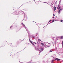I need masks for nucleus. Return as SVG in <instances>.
<instances>
[{
  "mask_svg": "<svg viewBox=\"0 0 63 63\" xmlns=\"http://www.w3.org/2000/svg\"><path fill=\"white\" fill-rule=\"evenodd\" d=\"M43 50V49H41V50Z\"/></svg>",
  "mask_w": 63,
  "mask_h": 63,
  "instance_id": "nucleus-14",
  "label": "nucleus"
},
{
  "mask_svg": "<svg viewBox=\"0 0 63 63\" xmlns=\"http://www.w3.org/2000/svg\"><path fill=\"white\" fill-rule=\"evenodd\" d=\"M54 9H56V7H54Z\"/></svg>",
  "mask_w": 63,
  "mask_h": 63,
  "instance_id": "nucleus-6",
  "label": "nucleus"
},
{
  "mask_svg": "<svg viewBox=\"0 0 63 63\" xmlns=\"http://www.w3.org/2000/svg\"><path fill=\"white\" fill-rule=\"evenodd\" d=\"M38 40H39V41H41V40H40V39H39Z\"/></svg>",
  "mask_w": 63,
  "mask_h": 63,
  "instance_id": "nucleus-12",
  "label": "nucleus"
},
{
  "mask_svg": "<svg viewBox=\"0 0 63 63\" xmlns=\"http://www.w3.org/2000/svg\"><path fill=\"white\" fill-rule=\"evenodd\" d=\"M34 44H35V43H34Z\"/></svg>",
  "mask_w": 63,
  "mask_h": 63,
  "instance_id": "nucleus-19",
  "label": "nucleus"
},
{
  "mask_svg": "<svg viewBox=\"0 0 63 63\" xmlns=\"http://www.w3.org/2000/svg\"><path fill=\"white\" fill-rule=\"evenodd\" d=\"M41 45H42V46H43L44 47V46H45V45L44 44H43V43H41Z\"/></svg>",
  "mask_w": 63,
  "mask_h": 63,
  "instance_id": "nucleus-2",
  "label": "nucleus"
},
{
  "mask_svg": "<svg viewBox=\"0 0 63 63\" xmlns=\"http://www.w3.org/2000/svg\"><path fill=\"white\" fill-rule=\"evenodd\" d=\"M22 25H23L24 26H25V25H24V24H22Z\"/></svg>",
  "mask_w": 63,
  "mask_h": 63,
  "instance_id": "nucleus-5",
  "label": "nucleus"
},
{
  "mask_svg": "<svg viewBox=\"0 0 63 63\" xmlns=\"http://www.w3.org/2000/svg\"><path fill=\"white\" fill-rule=\"evenodd\" d=\"M31 42L32 43V45H34V44H33V43L32 42Z\"/></svg>",
  "mask_w": 63,
  "mask_h": 63,
  "instance_id": "nucleus-7",
  "label": "nucleus"
},
{
  "mask_svg": "<svg viewBox=\"0 0 63 63\" xmlns=\"http://www.w3.org/2000/svg\"><path fill=\"white\" fill-rule=\"evenodd\" d=\"M51 21V20H50V21Z\"/></svg>",
  "mask_w": 63,
  "mask_h": 63,
  "instance_id": "nucleus-18",
  "label": "nucleus"
},
{
  "mask_svg": "<svg viewBox=\"0 0 63 63\" xmlns=\"http://www.w3.org/2000/svg\"><path fill=\"white\" fill-rule=\"evenodd\" d=\"M53 16H55V15H54V14H53Z\"/></svg>",
  "mask_w": 63,
  "mask_h": 63,
  "instance_id": "nucleus-11",
  "label": "nucleus"
},
{
  "mask_svg": "<svg viewBox=\"0 0 63 63\" xmlns=\"http://www.w3.org/2000/svg\"><path fill=\"white\" fill-rule=\"evenodd\" d=\"M57 8L58 9H60V7L59 8Z\"/></svg>",
  "mask_w": 63,
  "mask_h": 63,
  "instance_id": "nucleus-8",
  "label": "nucleus"
},
{
  "mask_svg": "<svg viewBox=\"0 0 63 63\" xmlns=\"http://www.w3.org/2000/svg\"><path fill=\"white\" fill-rule=\"evenodd\" d=\"M61 22H62V21H63V20H61Z\"/></svg>",
  "mask_w": 63,
  "mask_h": 63,
  "instance_id": "nucleus-9",
  "label": "nucleus"
},
{
  "mask_svg": "<svg viewBox=\"0 0 63 63\" xmlns=\"http://www.w3.org/2000/svg\"><path fill=\"white\" fill-rule=\"evenodd\" d=\"M51 52H52V51H50Z\"/></svg>",
  "mask_w": 63,
  "mask_h": 63,
  "instance_id": "nucleus-15",
  "label": "nucleus"
},
{
  "mask_svg": "<svg viewBox=\"0 0 63 63\" xmlns=\"http://www.w3.org/2000/svg\"><path fill=\"white\" fill-rule=\"evenodd\" d=\"M55 60H58V61H59L60 60V59L57 58H56Z\"/></svg>",
  "mask_w": 63,
  "mask_h": 63,
  "instance_id": "nucleus-1",
  "label": "nucleus"
},
{
  "mask_svg": "<svg viewBox=\"0 0 63 63\" xmlns=\"http://www.w3.org/2000/svg\"><path fill=\"white\" fill-rule=\"evenodd\" d=\"M63 39V36H62L60 38L61 39Z\"/></svg>",
  "mask_w": 63,
  "mask_h": 63,
  "instance_id": "nucleus-4",
  "label": "nucleus"
},
{
  "mask_svg": "<svg viewBox=\"0 0 63 63\" xmlns=\"http://www.w3.org/2000/svg\"><path fill=\"white\" fill-rule=\"evenodd\" d=\"M54 11H55V10H54Z\"/></svg>",
  "mask_w": 63,
  "mask_h": 63,
  "instance_id": "nucleus-16",
  "label": "nucleus"
},
{
  "mask_svg": "<svg viewBox=\"0 0 63 63\" xmlns=\"http://www.w3.org/2000/svg\"><path fill=\"white\" fill-rule=\"evenodd\" d=\"M61 9H60L59 10V14H60V11H61Z\"/></svg>",
  "mask_w": 63,
  "mask_h": 63,
  "instance_id": "nucleus-3",
  "label": "nucleus"
},
{
  "mask_svg": "<svg viewBox=\"0 0 63 63\" xmlns=\"http://www.w3.org/2000/svg\"><path fill=\"white\" fill-rule=\"evenodd\" d=\"M35 44H36V43H35Z\"/></svg>",
  "mask_w": 63,
  "mask_h": 63,
  "instance_id": "nucleus-17",
  "label": "nucleus"
},
{
  "mask_svg": "<svg viewBox=\"0 0 63 63\" xmlns=\"http://www.w3.org/2000/svg\"><path fill=\"white\" fill-rule=\"evenodd\" d=\"M54 22V21L53 20L52 21V22Z\"/></svg>",
  "mask_w": 63,
  "mask_h": 63,
  "instance_id": "nucleus-10",
  "label": "nucleus"
},
{
  "mask_svg": "<svg viewBox=\"0 0 63 63\" xmlns=\"http://www.w3.org/2000/svg\"><path fill=\"white\" fill-rule=\"evenodd\" d=\"M53 18H54V17H53Z\"/></svg>",
  "mask_w": 63,
  "mask_h": 63,
  "instance_id": "nucleus-13",
  "label": "nucleus"
}]
</instances>
